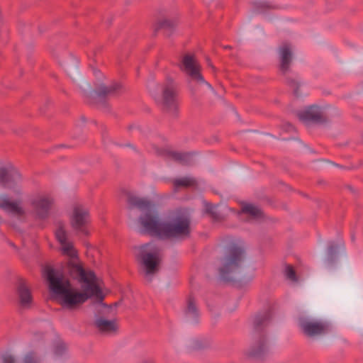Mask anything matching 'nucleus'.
Wrapping results in <instances>:
<instances>
[{
  "mask_svg": "<svg viewBox=\"0 0 363 363\" xmlns=\"http://www.w3.org/2000/svg\"><path fill=\"white\" fill-rule=\"evenodd\" d=\"M45 274L50 291L65 308L77 309L93 296L100 301L104 298L101 289L96 284H86L83 291H79L72 286L67 279H63L62 274H57L53 268L47 267Z\"/></svg>",
  "mask_w": 363,
  "mask_h": 363,
  "instance_id": "1",
  "label": "nucleus"
},
{
  "mask_svg": "<svg viewBox=\"0 0 363 363\" xmlns=\"http://www.w3.org/2000/svg\"><path fill=\"white\" fill-rule=\"evenodd\" d=\"M127 202L130 208H138L140 211L145 212L138 218L139 233L161 239L164 221H160L158 216L152 213L154 208L152 202L130 193L127 195Z\"/></svg>",
  "mask_w": 363,
  "mask_h": 363,
  "instance_id": "2",
  "label": "nucleus"
},
{
  "mask_svg": "<svg viewBox=\"0 0 363 363\" xmlns=\"http://www.w3.org/2000/svg\"><path fill=\"white\" fill-rule=\"evenodd\" d=\"M272 309L268 308L262 313H257L253 320V337L255 342L249 350V356L257 359H262L268 353V346L264 333V328L272 318Z\"/></svg>",
  "mask_w": 363,
  "mask_h": 363,
  "instance_id": "3",
  "label": "nucleus"
},
{
  "mask_svg": "<svg viewBox=\"0 0 363 363\" xmlns=\"http://www.w3.org/2000/svg\"><path fill=\"white\" fill-rule=\"evenodd\" d=\"M279 58V70L285 77V83L293 91L296 97L301 96L298 89L302 83L298 77L289 75L291 70V65L293 62L294 53L292 45L287 42L282 43L277 49Z\"/></svg>",
  "mask_w": 363,
  "mask_h": 363,
  "instance_id": "4",
  "label": "nucleus"
},
{
  "mask_svg": "<svg viewBox=\"0 0 363 363\" xmlns=\"http://www.w3.org/2000/svg\"><path fill=\"white\" fill-rule=\"evenodd\" d=\"M135 249L138 251L135 257L142 267L144 275L150 277L157 274L160 264L159 250L156 247H152L151 242L135 247Z\"/></svg>",
  "mask_w": 363,
  "mask_h": 363,
  "instance_id": "5",
  "label": "nucleus"
},
{
  "mask_svg": "<svg viewBox=\"0 0 363 363\" xmlns=\"http://www.w3.org/2000/svg\"><path fill=\"white\" fill-rule=\"evenodd\" d=\"M54 269L57 274H62L63 279H66L65 277L68 276L73 279H76L87 285L96 284L95 281V274L92 271L86 272L79 257L67 259V260L62 264L60 270Z\"/></svg>",
  "mask_w": 363,
  "mask_h": 363,
  "instance_id": "6",
  "label": "nucleus"
},
{
  "mask_svg": "<svg viewBox=\"0 0 363 363\" xmlns=\"http://www.w3.org/2000/svg\"><path fill=\"white\" fill-rule=\"evenodd\" d=\"M245 258V250L236 244L231 245L221 259L222 266L219 268V274L224 281H231L230 274L240 268Z\"/></svg>",
  "mask_w": 363,
  "mask_h": 363,
  "instance_id": "7",
  "label": "nucleus"
},
{
  "mask_svg": "<svg viewBox=\"0 0 363 363\" xmlns=\"http://www.w3.org/2000/svg\"><path fill=\"white\" fill-rule=\"evenodd\" d=\"M190 220L185 216H177L170 221H164L161 239H184L190 235Z\"/></svg>",
  "mask_w": 363,
  "mask_h": 363,
  "instance_id": "8",
  "label": "nucleus"
},
{
  "mask_svg": "<svg viewBox=\"0 0 363 363\" xmlns=\"http://www.w3.org/2000/svg\"><path fill=\"white\" fill-rule=\"evenodd\" d=\"M162 110L176 116L178 110V89L172 79H167L162 86Z\"/></svg>",
  "mask_w": 363,
  "mask_h": 363,
  "instance_id": "9",
  "label": "nucleus"
},
{
  "mask_svg": "<svg viewBox=\"0 0 363 363\" xmlns=\"http://www.w3.org/2000/svg\"><path fill=\"white\" fill-rule=\"evenodd\" d=\"M299 326L302 333L308 337L324 336L332 330V325L329 321L315 319H303Z\"/></svg>",
  "mask_w": 363,
  "mask_h": 363,
  "instance_id": "10",
  "label": "nucleus"
},
{
  "mask_svg": "<svg viewBox=\"0 0 363 363\" xmlns=\"http://www.w3.org/2000/svg\"><path fill=\"white\" fill-rule=\"evenodd\" d=\"M90 223V216L89 211L82 205H75L70 217L72 228L78 234L89 235L88 227Z\"/></svg>",
  "mask_w": 363,
  "mask_h": 363,
  "instance_id": "11",
  "label": "nucleus"
},
{
  "mask_svg": "<svg viewBox=\"0 0 363 363\" xmlns=\"http://www.w3.org/2000/svg\"><path fill=\"white\" fill-rule=\"evenodd\" d=\"M22 175L18 169L11 164L0 167V186L14 189L21 183Z\"/></svg>",
  "mask_w": 363,
  "mask_h": 363,
  "instance_id": "12",
  "label": "nucleus"
},
{
  "mask_svg": "<svg viewBox=\"0 0 363 363\" xmlns=\"http://www.w3.org/2000/svg\"><path fill=\"white\" fill-rule=\"evenodd\" d=\"M180 69L188 74L193 80L200 83H205V80L201 74L200 66L196 62L195 56L192 54H185L179 63Z\"/></svg>",
  "mask_w": 363,
  "mask_h": 363,
  "instance_id": "13",
  "label": "nucleus"
},
{
  "mask_svg": "<svg viewBox=\"0 0 363 363\" xmlns=\"http://www.w3.org/2000/svg\"><path fill=\"white\" fill-rule=\"evenodd\" d=\"M298 119L306 125L311 123L323 124L328 121L327 116L316 105L308 106L305 110L298 113Z\"/></svg>",
  "mask_w": 363,
  "mask_h": 363,
  "instance_id": "14",
  "label": "nucleus"
},
{
  "mask_svg": "<svg viewBox=\"0 0 363 363\" xmlns=\"http://www.w3.org/2000/svg\"><path fill=\"white\" fill-rule=\"evenodd\" d=\"M53 200L48 196H38L31 201V206L36 217L43 220L49 216Z\"/></svg>",
  "mask_w": 363,
  "mask_h": 363,
  "instance_id": "15",
  "label": "nucleus"
},
{
  "mask_svg": "<svg viewBox=\"0 0 363 363\" xmlns=\"http://www.w3.org/2000/svg\"><path fill=\"white\" fill-rule=\"evenodd\" d=\"M16 292L20 305L24 308L30 307L33 302V296L26 281L23 279H20L18 281Z\"/></svg>",
  "mask_w": 363,
  "mask_h": 363,
  "instance_id": "16",
  "label": "nucleus"
},
{
  "mask_svg": "<svg viewBox=\"0 0 363 363\" xmlns=\"http://www.w3.org/2000/svg\"><path fill=\"white\" fill-rule=\"evenodd\" d=\"M0 208L15 216H22L25 212L17 201H11L7 198L0 199Z\"/></svg>",
  "mask_w": 363,
  "mask_h": 363,
  "instance_id": "17",
  "label": "nucleus"
},
{
  "mask_svg": "<svg viewBox=\"0 0 363 363\" xmlns=\"http://www.w3.org/2000/svg\"><path fill=\"white\" fill-rule=\"evenodd\" d=\"M94 325L101 333H112L118 330V325L115 320H108L102 317L95 320Z\"/></svg>",
  "mask_w": 363,
  "mask_h": 363,
  "instance_id": "18",
  "label": "nucleus"
},
{
  "mask_svg": "<svg viewBox=\"0 0 363 363\" xmlns=\"http://www.w3.org/2000/svg\"><path fill=\"white\" fill-rule=\"evenodd\" d=\"M194 152L169 151L167 155L174 161L182 165H191L193 164Z\"/></svg>",
  "mask_w": 363,
  "mask_h": 363,
  "instance_id": "19",
  "label": "nucleus"
},
{
  "mask_svg": "<svg viewBox=\"0 0 363 363\" xmlns=\"http://www.w3.org/2000/svg\"><path fill=\"white\" fill-rule=\"evenodd\" d=\"M185 315L187 318L193 322L197 323L199 317V311L197 307L195 298L192 296H189L186 301V307L184 311Z\"/></svg>",
  "mask_w": 363,
  "mask_h": 363,
  "instance_id": "20",
  "label": "nucleus"
},
{
  "mask_svg": "<svg viewBox=\"0 0 363 363\" xmlns=\"http://www.w3.org/2000/svg\"><path fill=\"white\" fill-rule=\"evenodd\" d=\"M121 86L118 83H115L111 86L101 85L95 91L96 95L101 99H105L109 96H115Z\"/></svg>",
  "mask_w": 363,
  "mask_h": 363,
  "instance_id": "21",
  "label": "nucleus"
},
{
  "mask_svg": "<svg viewBox=\"0 0 363 363\" xmlns=\"http://www.w3.org/2000/svg\"><path fill=\"white\" fill-rule=\"evenodd\" d=\"M240 213L249 215L252 218H259L263 216L262 210L251 203H243L242 205Z\"/></svg>",
  "mask_w": 363,
  "mask_h": 363,
  "instance_id": "22",
  "label": "nucleus"
},
{
  "mask_svg": "<svg viewBox=\"0 0 363 363\" xmlns=\"http://www.w3.org/2000/svg\"><path fill=\"white\" fill-rule=\"evenodd\" d=\"M196 180L193 177H182L173 181V185L175 190L181 188H189L196 186Z\"/></svg>",
  "mask_w": 363,
  "mask_h": 363,
  "instance_id": "23",
  "label": "nucleus"
},
{
  "mask_svg": "<svg viewBox=\"0 0 363 363\" xmlns=\"http://www.w3.org/2000/svg\"><path fill=\"white\" fill-rule=\"evenodd\" d=\"M204 213L208 215L213 221H219L222 217L216 210V206L207 201H204Z\"/></svg>",
  "mask_w": 363,
  "mask_h": 363,
  "instance_id": "24",
  "label": "nucleus"
},
{
  "mask_svg": "<svg viewBox=\"0 0 363 363\" xmlns=\"http://www.w3.org/2000/svg\"><path fill=\"white\" fill-rule=\"evenodd\" d=\"M253 7L257 12H265L269 10L277 9L278 6L269 1H256L253 3Z\"/></svg>",
  "mask_w": 363,
  "mask_h": 363,
  "instance_id": "25",
  "label": "nucleus"
},
{
  "mask_svg": "<svg viewBox=\"0 0 363 363\" xmlns=\"http://www.w3.org/2000/svg\"><path fill=\"white\" fill-rule=\"evenodd\" d=\"M62 245V253L68 257L67 259H74V257H79L77 250L74 248L72 243L65 242Z\"/></svg>",
  "mask_w": 363,
  "mask_h": 363,
  "instance_id": "26",
  "label": "nucleus"
},
{
  "mask_svg": "<svg viewBox=\"0 0 363 363\" xmlns=\"http://www.w3.org/2000/svg\"><path fill=\"white\" fill-rule=\"evenodd\" d=\"M177 22L175 20L164 19L161 21L156 30L157 29H167L172 31L176 26Z\"/></svg>",
  "mask_w": 363,
  "mask_h": 363,
  "instance_id": "27",
  "label": "nucleus"
},
{
  "mask_svg": "<svg viewBox=\"0 0 363 363\" xmlns=\"http://www.w3.org/2000/svg\"><path fill=\"white\" fill-rule=\"evenodd\" d=\"M338 248H339V246L335 244V242H331L329 243V245L328 246L327 252H328V259L330 262H333L334 261V259L338 252Z\"/></svg>",
  "mask_w": 363,
  "mask_h": 363,
  "instance_id": "28",
  "label": "nucleus"
},
{
  "mask_svg": "<svg viewBox=\"0 0 363 363\" xmlns=\"http://www.w3.org/2000/svg\"><path fill=\"white\" fill-rule=\"evenodd\" d=\"M55 236L60 244H63L67 242V232L62 225H60L58 227L55 232Z\"/></svg>",
  "mask_w": 363,
  "mask_h": 363,
  "instance_id": "29",
  "label": "nucleus"
},
{
  "mask_svg": "<svg viewBox=\"0 0 363 363\" xmlns=\"http://www.w3.org/2000/svg\"><path fill=\"white\" fill-rule=\"evenodd\" d=\"M285 274L288 279L292 281H297V277L295 269L291 265H287L285 270Z\"/></svg>",
  "mask_w": 363,
  "mask_h": 363,
  "instance_id": "30",
  "label": "nucleus"
},
{
  "mask_svg": "<svg viewBox=\"0 0 363 363\" xmlns=\"http://www.w3.org/2000/svg\"><path fill=\"white\" fill-rule=\"evenodd\" d=\"M23 363H40V359L35 352H30L25 355Z\"/></svg>",
  "mask_w": 363,
  "mask_h": 363,
  "instance_id": "31",
  "label": "nucleus"
},
{
  "mask_svg": "<svg viewBox=\"0 0 363 363\" xmlns=\"http://www.w3.org/2000/svg\"><path fill=\"white\" fill-rule=\"evenodd\" d=\"M67 347L64 342H57L54 347V353L57 356L62 355L66 351Z\"/></svg>",
  "mask_w": 363,
  "mask_h": 363,
  "instance_id": "32",
  "label": "nucleus"
},
{
  "mask_svg": "<svg viewBox=\"0 0 363 363\" xmlns=\"http://www.w3.org/2000/svg\"><path fill=\"white\" fill-rule=\"evenodd\" d=\"M2 363H16V359L13 356L5 354L1 356Z\"/></svg>",
  "mask_w": 363,
  "mask_h": 363,
  "instance_id": "33",
  "label": "nucleus"
},
{
  "mask_svg": "<svg viewBox=\"0 0 363 363\" xmlns=\"http://www.w3.org/2000/svg\"><path fill=\"white\" fill-rule=\"evenodd\" d=\"M286 125H287L286 131L292 132V131L295 130V128L291 124L288 123Z\"/></svg>",
  "mask_w": 363,
  "mask_h": 363,
  "instance_id": "34",
  "label": "nucleus"
},
{
  "mask_svg": "<svg viewBox=\"0 0 363 363\" xmlns=\"http://www.w3.org/2000/svg\"><path fill=\"white\" fill-rule=\"evenodd\" d=\"M208 65L211 66L212 69H215L214 66H213L210 62H208Z\"/></svg>",
  "mask_w": 363,
  "mask_h": 363,
  "instance_id": "35",
  "label": "nucleus"
},
{
  "mask_svg": "<svg viewBox=\"0 0 363 363\" xmlns=\"http://www.w3.org/2000/svg\"><path fill=\"white\" fill-rule=\"evenodd\" d=\"M339 246H344V242H340Z\"/></svg>",
  "mask_w": 363,
  "mask_h": 363,
  "instance_id": "36",
  "label": "nucleus"
}]
</instances>
